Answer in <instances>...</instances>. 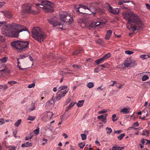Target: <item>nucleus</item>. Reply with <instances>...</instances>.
<instances>
[{"instance_id":"42","label":"nucleus","mask_w":150,"mask_h":150,"mask_svg":"<svg viewBox=\"0 0 150 150\" xmlns=\"http://www.w3.org/2000/svg\"><path fill=\"white\" fill-rule=\"evenodd\" d=\"M39 128H37L36 129H35V130L33 132H34V134H36V135H38L39 133Z\"/></svg>"},{"instance_id":"47","label":"nucleus","mask_w":150,"mask_h":150,"mask_svg":"<svg viewBox=\"0 0 150 150\" xmlns=\"http://www.w3.org/2000/svg\"><path fill=\"white\" fill-rule=\"evenodd\" d=\"M59 95L62 98L65 96V93L62 91L59 93Z\"/></svg>"},{"instance_id":"11","label":"nucleus","mask_w":150,"mask_h":150,"mask_svg":"<svg viewBox=\"0 0 150 150\" xmlns=\"http://www.w3.org/2000/svg\"><path fill=\"white\" fill-rule=\"evenodd\" d=\"M48 21L49 23L52 25H53L54 26L57 25V23L58 22V20L55 16L49 19Z\"/></svg>"},{"instance_id":"19","label":"nucleus","mask_w":150,"mask_h":150,"mask_svg":"<svg viewBox=\"0 0 150 150\" xmlns=\"http://www.w3.org/2000/svg\"><path fill=\"white\" fill-rule=\"evenodd\" d=\"M32 145V143L30 142H27L21 145V147H28L29 146H31Z\"/></svg>"},{"instance_id":"28","label":"nucleus","mask_w":150,"mask_h":150,"mask_svg":"<svg viewBox=\"0 0 150 150\" xmlns=\"http://www.w3.org/2000/svg\"><path fill=\"white\" fill-rule=\"evenodd\" d=\"M119 9L118 8H116L115 9H113L111 13L115 14H117L119 13Z\"/></svg>"},{"instance_id":"9","label":"nucleus","mask_w":150,"mask_h":150,"mask_svg":"<svg viewBox=\"0 0 150 150\" xmlns=\"http://www.w3.org/2000/svg\"><path fill=\"white\" fill-rule=\"evenodd\" d=\"M11 25V24H9L3 28L2 31V33L4 36L10 37L11 30H12Z\"/></svg>"},{"instance_id":"63","label":"nucleus","mask_w":150,"mask_h":150,"mask_svg":"<svg viewBox=\"0 0 150 150\" xmlns=\"http://www.w3.org/2000/svg\"><path fill=\"white\" fill-rule=\"evenodd\" d=\"M3 88L4 89H6L8 88V86L7 85H2Z\"/></svg>"},{"instance_id":"35","label":"nucleus","mask_w":150,"mask_h":150,"mask_svg":"<svg viewBox=\"0 0 150 150\" xmlns=\"http://www.w3.org/2000/svg\"><path fill=\"white\" fill-rule=\"evenodd\" d=\"M106 130H107V134H110V133L112 132V130L110 128H108L107 127L106 128Z\"/></svg>"},{"instance_id":"33","label":"nucleus","mask_w":150,"mask_h":150,"mask_svg":"<svg viewBox=\"0 0 150 150\" xmlns=\"http://www.w3.org/2000/svg\"><path fill=\"white\" fill-rule=\"evenodd\" d=\"M145 88H148L150 87V81L145 82L144 83Z\"/></svg>"},{"instance_id":"34","label":"nucleus","mask_w":150,"mask_h":150,"mask_svg":"<svg viewBox=\"0 0 150 150\" xmlns=\"http://www.w3.org/2000/svg\"><path fill=\"white\" fill-rule=\"evenodd\" d=\"M94 84L92 82L88 83L87 85V86L89 88H92Z\"/></svg>"},{"instance_id":"20","label":"nucleus","mask_w":150,"mask_h":150,"mask_svg":"<svg viewBox=\"0 0 150 150\" xmlns=\"http://www.w3.org/2000/svg\"><path fill=\"white\" fill-rule=\"evenodd\" d=\"M106 6L107 8L108 11L111 13L114 9L112 7L110 6V4L107 3H106Z\"/></svg>"},{"instance_id":"17","label":"nucleus","mask_w":150,"mask_h":150,"mask_svg":"<svg viewBox=\"0 0 150 150\" xmlns=\"http://www.w3.org/2000/svg\"><path fill=\"white\" fill-rule=\"evenodd\" d=\"M83 50L82 48H80L74 51L73 53V54L74 55H77L83 52Z\"/></svg>"},{"instance_id":"29","label":"nucleus","mask_w":150,"mask_h":150,"mask_svg":"<svg viewBox=\"0 0 150 150\" xmlns=\"http://www.w3.org/2000/svg\"><path fill=\"white\" fill-rule=\"evenodd\" d=\"M8 59V58L7 57H3L0 59V61L2 63H5L7 61Z\"/></svg>"},{"instance_id":"32","label":"nucleus","mask_w":150,"mask_h":150,"mask_svg":"<svg viewBox=\"0 0 150 150\" xmlns=\"http://www.w3.org/2000/svg\"><path fill=\"white\" fill-rule=\"evenodd\" d=\"M35 116H32L30 115H29L28 116V118L27 119V120H28L33 121L35 120Z\"/></svg>"},{"instance_id":"40","label":"nucleus","mask_w":150,"mask_h":150,"mask_svg":"<svg viewBox=\"0 0 150 150\" xmlns=\"http://www.w3.org/2000/svg\"><path fill=\"white\" fill-rule=\"evenodd\" d=\"M81 136L82 137V140H85L86 139L87 136L85 134H81Z\"/></svg>"},{"instance_id":"27","label":"nucleus","mask_w":150,"mask_h":150,"mask_svg":"<svg viewBox=\"0 0 150 150\" xmlns=\"http://www.w3.org/2000/svg\"><path fill=\"white\" fill-rule=\"evenodd\" d=\"M53 114L52 112H48L47 115V118L50 119L52 117Z\"/></svg>"},{"instance_id":"3","label":"nucleus","mask_w":150,"mask_h":150,"mask_svg":"<svg viewBox=\"0 0 150 150\" xmlns=\"http://www.w3.org/2000/svg\"><path fill=\"white\" fill-rule=\"evenodd\" d=\"M32 37L35 40L41 43L46 38V35L39 27H35L32 30Z\"/></svg>"},{"instance_id":"46","label":"nucleus","mask_w":150,"mask_h":150,"mask_svg":"<svg viewBox=\"0 0 150 150\" xmlns=\"http://www.w3.org/2000/svg\"><path fill=\"white\" fill-rule=\"evenodd\" d=\"M95 24V22H93L92 23H91V24H90V25H89V27L91 28H93L94 27H96Z\"/></svg>"},{"instance_id":"14","label":"nucleus","mask_w":150,"mask_h":150,"mask_svg":"<svg viewBox=\"0 0 150 150\" xmlns=\"http://www.w3.org/2000/svg\"><path fill=\"white\" fill-rule=\"evenodd\" d=\"M112 32L111 30H109L107 31L106 34L105 35V39L107 40L109 39L110 37L111 36Z\"/></svg>"},{"instance_id":"7","label":"nucleus","mask_w":150,"mask_h":150,"mask_svg":"<svg viewBox=\"0 0 150 150\" xmlns=\"http://www.w3.org/2000/svg\"><path fill=\"white\" fill-rule=\"evenodd\" d=\"M60 17L62 22H68V24H71L74 21L70 14L66 13H63V14H60Z\"/></svg>"},{"instance_id":"50","label":"nucleus","mask_w":150,"mask_h":150,"mask_svg":"<svg viewBox=\"0 0 150 150\" xmlns=\"http://www.w3.org/2000/svg\"><path fill=\"white\" fill-rule=\"evenodd\" d=\"M35 86V83H33L32 84H30L28 86V88H31L32 87H34Z\"/></svg>"},{"instance_id":"58","label":"nucleus","mask_w":150,"mask_h":150,"mask_svg":"<svg viewBox=\"0 0 150 150\" xmlns=\"http://www.w3.org/2000/svg\"><path fill=\"white\" fill-rule=\"evenodd\" d=\"M16 147L14 146H12L10 147L9 150H14L16 149Z\"/></svg>"},{"instance_id":"64","label":"nucleus","mask_w":150,"mask_h":150,"mask_svg":"<svg viewBox=\"0 0 150 150\" xmlns=\"http://www.w3.org/2000/svg\"><path fill=\"white\" fill-rule=\"evenodd\" d=\"M147 142L146 143V145H148L150 146V140H146Z\"/></svg>"},{"instance_id":"60","label":"nucleus","mask_w":150,"mask_h":150,"mask_svg":"<svg viewBox=\"0 0 150 150\" xmlns=\"http://www.w3.org/2000/svg\"><path fill=\"white\" fill-rule=\"evenodd\" d=\"M101 24V23L100 22H97L96 23L95 22V26H96V27H98V26H99L100 25V24Z\"/></svg>"},{"instance_id":"52","label":"nucleus","mask_w":150,"mask_h":150,"mask_svg":"<svg viewBox=\"0 0 150 150\" xmlns=\"http://www.w3.org/2000/svg\"><path fill=\"white\" fill-rule=\"evenodd\" d=\"M139 125V122H137L133 124L132 126L133 127H137Z\"/></svg>"},{"instance_id":"24","label":"nucleus","mask_w":150,"mask_h":150,"mask_svg":"<svg viewBox=\"0 0 150 150\" xmlns=\"http://www.w3.org/2000/svg\"><path fill=\"white\" fill-rule=\"evenodd\" d=\"M55 97H54V96H53L52 98V100H50L48 101L46 103V105H50V104H52L54 102V100Z\"/></svg>"},{"instance_id":"62","label":"nucleus","mask_w":150,"mask_h":150,"mask_svg":"<svg viewBox=\"0 0 150 150\" xmlns=\"http://www.w3.org/2000/svg\"><path fill=\"white\" fill-rule=\"evenodd\" d=\"M147 8L148 9L150 10V5L148 4H145Z\"/></svg>"},{"instance_id":"2","label":"nucleus","mask_w":150,"mask_h":150,"mask_svg":"<svg viewBox=\"0 0 150 150\" xmlns=\"http://www.w3.org/2000/svg\"><path fill=\"white\" fill-rule=\"evenodd\" d=\"M11 30L10 37L15 38L18 37V36L19 33L23 31H27L28 35L30 34V32L27 30V29L24 26L17 24L13 23L11 24Z\"/></svg>"},{"instance_id":"30","label":"nucleus","mask_w":150,"mask_h":150,"mask_svg":"<svg viewBox=\"0 0 150 150\" xmlns=\"http://www.w3.org/2000/svg\"><path fill=\"white\" fill-rule=\"evenodd\" d=\"M21 120L19 119L15 123L14 125L16 127H18L21 124Z\"/></svg>"},{"instance_id":"18","label":"nucleus","mask_w":150,"mask_h":150,"mask_svg":"<svg viewBox=\"0 0 150 150\" xmlns=\"http://www.w3.org/2000/svg\"><path fill=\"white\" fill-rule=\"evenodd\" d=\"M130 110V108H124L121 109L120 112H123L124 114H126L129 112Z\"/></svg>"},{"instance_id":"38","label":"nucleus","mask_w":150,"mask_h":150,"mask_svg":"<svg viewBox=\"0 0 150 150\" xmlns=\"http://www.w3.org/2000/svg\"><path fill=\"white\" fill-rule=\"evenodd\" d=\"M79 146L81 148H83L84 146L85 143L83 142H80L79 144Z\"/></svg>"},{"instance_id":"31","label":"nucleus","mask_w":150,"mask_h":150,"mask_svg":"<svg viewBox=\"0 0 150 150\" xmlns=\"http://www.w3.org/2000/svg\"><path fill=\"white\" fill-rule=\"evenodd\" d=\"M125 136V134L123 133L121 134L118 136L117 138L119 140H121L123 139V138Z\"/></svg>"},{"instance_id":"10","label":"nucleus","mask_w":150,"mask_h":150,"mask_svg":"<svg viewBox=\"0 0 150 150\" xmlns=\"http://www.w3.org/2000/svg\"><path fill=\"white\" fill-rule=\"evenodd\" d=\"M111 56V54L108 53L107 54L105 55L103 57L97 59L95 61V62L97 64V65L99 64L100 63L103 62L104 61L108 59Z\"/></svg>"},{"instance_id":"43","label":"nucleus","mask_w":150,"mask_h":150,"mask_svg":"<svg viewBox=\"0 0 150 150\" xmlns=\"http://www.w3.org/2000/svg\"><path fill=\"white\" fill-rule=\"evenodd\" d=\"M117 116L115 114H113L112 116V121L113 122H115L117 121V118H116V119H115L116 117Z\"/></svg>"},{"instance_id":"16","label":"nucleus","mask_w":150,"mask_h":150,"mask_svg":"<svg viewBox=\"0 0 150 150\" xmlns=\"http://www.w3.org/2000/svg\"><path fill=\"white\" fill-rule=\"evenodd\" d=\"M4 69H2L0 70V75H2L3 74L2 72L6 73H9L10 72V71L7 69V68L6 66H4Z\"/></svg>"},{"instance_id":"12","label":"nucleus","mask_w":150,"mask_h":150,"mask_svg":"<svg viewBox=\"0 0 150 150\" xmlns=\"http://www.w3.org/2000/svg\"><path fill=\"white\" fill-rule=\"evenodd\" d=\"M95 4V3L94 2H91L88 4V5L87 6H81L82 8H83L84 9H88L91 11V12L93 14H95V13H93L91 11L92 9L93 8H94V6Z\"/></svg>"},{"instance_id":"21","label":"nucleus","mask_w":150,"mask_h":150,"mask_svg":"<svg viewBox=\"0 0 150 150\" xmlns=\"http://www.w3.org/2000/svg\"><path fill=\"white\" fill-rule=\"evenodd\" d=\"M84 102V100H79L78 101V103L76 104V105L79 107H81L83 105Z\"/></svg>"},{"instance_id":"49","label":"nucleus","mask_w":150,"mask_h":150,"mask_svg":"<svg viewBox=\"0 0 150 150\" xmlns=\"http://www.w3.org/2000/svg\"><path fill=\"white\" fill-rule=\"evenodd\" d=\"M71 100V99L70 98H68L65 103V105H67L70 102Z\"/></svg>"},{"instance_id":"6","label":"nucleus","mask_w":150,"mask_h":150,"mask_svg":"<svg viewBox=\"0 0 150 150\" xmlns=\"http://www.w3.org/2000/svg\"><path fill=\"white\" fill-rule=\"evenodd\" d=\"M22 7V10L21 12L22 15H24L26 13L33 14L34 15H36L38 13V12L31 10V4H23Z\"/></svg>"},{"instance_id":"8","label":"nucleus","mask_w":150,"mask_h":150,"mask_svg":"<svg viewBox=\"0 0 150 150\" xmlns=\"http://www.w3.org/2000/svg\"><path fill=\"white\" fill-rule=\"evenodd\" d=\"M124 65L126 67L133 68L137 65V63L134 60L132 59L131 57H130L127 58L125 61Z\"/></svg>"},{"instance_id":"44","label":"nucleus","mask_w":150,"mask_h":150,"mask_svg":"<svg viewBox=\"0 0 150 150\" xmlns=\"http://www.w3.org/2000/svg\"><path fill=\"white\" fill-rule=\"evenodd\" d=\"M134 52H133V51H128V50H127V51H125V53L127 54H129V55H130V54H133V53H134Z\"/></svg>"},{"instance_id":"41","label":"nucleus","mask_w":150,"mask_h":150,"mask_svg":"<svg viewBox=\"0 0 150 150\" xmlns=\"http://www.w3.org/2000/svg\"><path fill=\"white\" fill-rule=\"evenodd\" d=\"M96 42V43H98L99 44H103V42L102 40L101 39H99L98 40H96L95 41Z\"/></svg>"},{"instance_id":"36","label":"nucleus","mask_w":150,"mask_h":150,"mask_svg":"<svg viewBox=\"0 0 150 150\" xmlns=\"http://www.w3.org/2000/svg\"><path fill=\"white\" fill-rule=\"evenodd\" d=\"M149 133L148 131L147 130H144L143 131L142 133L141 134V135H146L147 136L149 135Z\"/></svg>"},{"instance_id":"4","label":"nucleus","mask_w":150,"mask_h":150,"mask_svg":"<svg viewBox=\"0 0 150 150\" xmlns=\"http://www.w3.org/2000/svg\"><path fill=\"white\" fill-rule=\"evenodd\" d=\"M40 3L36 4L35 5L38 8H42L45 12H52L54 11L53 4L50 1L47 0H41Z\"/></svg>"},{"instance_id":"1","label":"nucleus","mask_w":150,"mask_h":150,"mask_svg":"<svg viewBox=\"0 0 150 150\" xmlns=\"http://www.w3.org/2000/svg\"><path fill=\"white\" fill-rule=\"evenodd\" d=\"M122 15L125 20H128L126 25L127 28L133 32L129 34L130 36L132 37V35L135 33L134 32L136 30H139L144 28L141 20L133 12H124Z\"/></svg>"},{"instance_id":"55","label":"nucleus","mask_w":150,"mask_h":150,"mask_svg":"<svg viewBox=\"0 0 150 150\" xmlns=\"http://www.w3.org/2000/svg\"><path fill=\"white\" fill-rule=\"evenodd\" d=\"M146 140H147V139H146L144 138H143L142 139L141 142L143 145H144L145 143V141H146Z\"/></svg>"},{"instance_id":"23","label":"nucleus","mask_w":150,"mask_h":150,"mask_svg":"<svg viewBox=\"0 0 150 150\" xmlns=\"http://www.w3.org/2000/svg\"><path fill=\"white\" fill-rule=\"evenodd\" d=\"M129 2L130 1H125V0H119L118 5H121L123 4V3H127Z\"/></svg>"},{"instance_id":"45","label":"nucleus","mask_w":150,"mask_h":150,"mask_svg":"<svg viewBox=\"0 0 150 150\" xmlns=\"http://www.w3.org/2000/svg\"><path fill=\"white\" fill-rule=\"evenodd\" d=\"M107 112V110L105 109H103V110L98 112V113L99 114L104 113L106 112Z\"/></svg>"},{"instance_id":"56","label":"nucleus","mask_w":150,"mask_h":150,"mask_svg":"<svg viewBox=\"0 0 150 150\" xmlns=\"http://www.w3.org/2000/svg\"><path fill=\"white\" fill-rule=\"evenodd\" d=\"M72 66L73 67L76 68L77 69H79L81 67L80 66L76 65H73Z\"/></svg>"},{"instance_id":"51","label":"nucleus","mask_w":150,"mask_h":150,"mask_svg":"<svg viewBox=\"0 0 150 150\" xmlns=\"http://www.w3.org/2000/svg\"><path fill=\"white\" fill-rule=\"evenodd\" d=\"M114 133L115 134H116V133H117L118 134H120L122 132V131L121 130H117V131L114 130Z\"/></svg>"},{"instance_id":"39","label":"nucleus","mask_w":150,"mask_h":150,"mask_svg":"<svg viewBox=\"0 0 150 150\" xmlns=\"http://www.w3.org/2000/svg\"><path fill=\"white\" fill-rule=\"evenodd\" d=\"M149 78V76L146 75H145L143 76L142 78V81H145L148 79Z\"/></svg>"},{"instance_id":"15","label":"nucleus","mask_w":150,"mask_h":150,"mask_svg":"<svg viewBox=\"0 0 150 150\" xmlns=\"http://www.w3.org/2000/svg\"><path fill=\"white\" fill-rule=\"evenodd\" d=\"M2 12L4 14V16L7 18H10L12 16V15L11 12L9 11H4Z\"/></svg>"},{"instance_id":"61","label":"nucleus","mask_w":150,"mask_h":150,"mask_svg":"<svg viewBox=\"0 0 150 150\" xmlns=\"http://www.w3.org/2000/svg\"><path fill=\"white\" fill-rule=\"evenodd\" d=\"M13 135L15 138H16L17 136H16L17 134V131L16 130L15 131H13Z\"/></svg>"},{"instance_id":"57","label":"nucleus","mask_w":150,"mask_h":150,"mask_svg":"<svg viewBox=\"0 0 150 150\" xmlns=\"http://www.w3.org/2000/svg\"><path fill=\"white\" fill-rule=\"evenodd\" d=\"M62 98L59 95H58L56 97V99L57 100H59Z\"/></svg>"},{"instance_id":"22","label":"nucleus","mask_w":150,"mask_h":150,"mask_svg":"<svg viewBox=\"0 0 150 150\" xmlns=\"http://www.w3.org/2000/svg\"><path fill=\"white\" fill-rule=\"evenodd\" d=\"M75 103H71L66 108L65 110V112H67L70 108L74 106V105Z\"/></svg>"},{"instance_id":"48","label":"nucleus","mask_w":150,"mask_h":150,"mask_svg":"<svg viewBox=\"0 0 150 150\" xmlns=\"http://www.w3.org/2000/svg\"><path fill=\"white\" fill-rule=\"evenodd\" d=\"M5 41V39L4 37L0 35V41L4 42Z\"/></svg>"},{"instance_id":"25","label":"nucleus","mask_w":150,"mask_h":150,"mask_svg":"<svg viewBox=\"0 0 150 150\" xmlns=\"http://www.w3.org/2000/svg\"><path fill=\"white\" fill-rule=\"evenodd\" d=\"M31 108H28V110L29 111L34 110L35 109L34 103H32L31 104Z\"/></svg>"},{"instance_id":"59","label":"nucleus","mask_w":150,"mask_h":150,"mask_svg":"<svg viewBox=\"0 0 150 150\" xmlns=\"http://www.w3.org/2000/svg\"><path fill=\"white\" fill-rule=\"evenodd\" d=\"M142 113H144V114L146 113H148L147 109H146V108L144 109L142 111Z\"/></svg>"},{"instance_id":"5","label":"nucleus","mask_w":150,"mask_h":150,"mask_svg":"<svg viewBox=\"0 0 150 150\" xmlns=\"http://www.w3.org/2000/svg\"><path fill=\"white\" fill-rule=\"evenodd\" d=\"M11 45L12 47L20 51H24L28 47L29 42L16 40L11 42Z\"/></svg>"},{"instance_id":"53","label":"nucleus","mask_w":150,"mask_h":150,"mask_svg":"<svg viewBox=\"0 0 150 150\" xmlns=\"http://www.w3.org/2000/svg\"><path fill=\"white\" fill-rule=\"evenodd\" d=\"M16 81H9L8 82V83L9 84H16Z\"/></svg>"},{"instance_id":"54","label":"nucleus","mask_w":150,"mask_h":150,"mask_svg":"<svg viewBox=\"0 0 150 150\" xmlns=\"http://www.w3.org/2000/svg\"><path fill=\"white\" fill-rule=\"evenodd\" d=\"M27 56L25 55H21L20 56V58L19 59H23L25 58L26 57H27Z\"/></svg>"},{"instance_id":"37","label":"nucleus","mask_w":150,"mask_h":150,"mask_svg":"<svg viewBox=\"0 0 150 150\" xmlns=\"http://www.w3.org/2000/svg\"><path fill=\"white\" fill-rule=\"evenodd\" d=\"M67 88V87L66 86H62L59 88L58 90L59 91H60L66 88Z\"/></svg>"},{"instance_id":"13","label":"nucleus","mask_w":150,"mask_h":150,"mask_svg":"<svg viewBox=\"0 0 150 150\" xmlns=\"http://www.w3.org/2000/svg\"><path fill=\"white\" fill-rule=\"evenodd\" d=\"M108 115V114H105L104 115L98 116L97 118L99 120H102V122L105 123L106 122V117Z\"/></svg>"},{"instance_id":"26","label":"nucleus","mask_w":150,"mask_h":150,"mask_svg":"<svg viewBox=\"0 0 150 150\" xmlns=\"http://www.w3.org/2000/svg\"><path fill=\"white\" fill-rule=\"evenodd\" d=\"M140 58L143 59H146L150 57V55H146V54L142 55L140 56Z\"/></svg>"}]
</instances>
